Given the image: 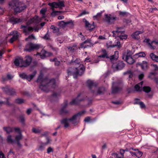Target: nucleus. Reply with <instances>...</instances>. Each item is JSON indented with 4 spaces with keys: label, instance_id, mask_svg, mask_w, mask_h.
I'll return each instance as SVG.
<instances>
[{
    "label": "nucleus",
    "instance_id": "obj_1",
    "mask_svg": "<svg viewBox=\"0 0 158 158\" xmlns=\"http://www.w3.org/2000/svg\"><path fill=\"white\" fill-rule=\"evenodd\" d=\"M86 113V111L85 110L80 111L74 114L70 118L63 119L61 121V123L64 125V127L65 128L69 127V123L74 125H76L79 123L81 117Z\"/></svg>",
    "mask_w": 158,
    "mask_h": 158
},
{
    "label": "nucleus",
    "instance_id": "obj_2",
    "mask_svg": "<svg viewBox=\"0 0 158 158\" xmlns=\"http://www.w3.org/2000/svg\"><path fill=\"white\" fill-rule=\"evenodd\" d=\"M37 82L40 83L39 88L41 89L46 92H48V86L54 87L55 86V80L53 79L49 80L48 78H43L42 74L40 75L36 81Z\"/></svg>",
    "mask_w": 158,
    "mask_h": 158
},
{
    "label": "nucleus",
    "instance_id": "obj_3",
    "mask_svg": "<svg viewBox=\"0 0 158 158\" xmlns=\"http://www.w3.org/2000/svg\"><path fill=\"white\" fill-rule=\"evenodd\" d=\"M40 20L39 17L36 16L30 19L29 20L27 23L26 26L22 25L21 26V28L23 29V32L25 34V35H27L30 32L32 31L33 30L32 27H29L27 26L33 23H38Z\"/></svg>",
    "mask_w": 158,
    "mask_h": 158
},
{
    "label": "nucleus",
    "instance_id": "obj_4",
    "mask_svg": "<svg viewBox=\"0 0 158 158\" xmlns=\"http://www.w3.org/2000/svg\"><path fill=\"white\" fill-rule=\"evenodd\" d=\"M86 84L89 89L95 95L102 94L105 91V89L104 87L98 88L96 87L97 83L95 82H94L91 80H88L86 82Z\"/></svg>",
    "mask_w": 158,
    "mask_h": 158
},
{
    "label": "nucleus",
    "instance_id": "obj_5",
    "mask_svg": "<svg viewBox=\"0 0 158 158\" xmlns=\"http://www.w3.org/2000/svg\"><path fill=\"white\" fill-rule=\"evenodd\" d=\"M114 53L115 55H118V52L117 51H116ZM118 57V55H113L110 57V59L111 60H117ZM105 58H109V57L108 56L106 51L105 50H102V53L98 56V58L96 60H94V63H97L100 60H103Z\"/></svg>",
    "mask_w": 158,
    "mask_h": 158
},
{
    "label": "nucleus",
    "instance_id": "obj_6",
    "mask_svg": "<svg viewBox=\"0 0 158 158\" xmlns=\"http://www.w3.org/2000/svg\"><path fill=\"white\" fill-rule=\"evenodd\" d=\"M41 47V45L40 44L29 43L26 45L24 50L31 52L35 50H37L40 48Z\"/></svg>",
    "mask_w": 158,
    "mask_h": 158
},
{
    "label": "nucleus",
    "instance_id": "obj_7",
    "mask_svg": "<svg viewBox=\"0 0 158 158\" xmlns=\"http://www.w3.org/2000/svg\"><path fill=\"white\" fill-rule=\"evenodd\" d=\"M143 81L141 82L140 83L138 84L135 86V90L138 91H140L142 90L146 93H148L150 92L151 89L150 87L148 86H144L143 88H142Z\"/></svg>",
    "mask_w": 158,
    "mask_h": 158
},
{
    "label": "nucleus",
    "instance_id": "obj_8",
    "mask_svg": "<svg viewBox=\"0 0 158 158\" xmlns=\"http://www.w3.org/2000/svg\"><path fill=\"white\" fill-rule=\"evenodd\" d=\"M123 84L122 82H116L113 83L112 93H116L120 91L122 88Z\"/></svg>",
    "mask_w": 158,
    "mask_h": 158
},
{
    "label": "nucleus",
    "instance_id": "obj_9",
    "mask_svg": "<svg viewBox=\"0 0 158 158\" xmlns=\"http://www.w3.org/2000/svg\"><path fill=\"white\" fill-rule=\"evenodd\" d=\"M76 72L73 73V76L74 78H76L78 75L81 76L84 73L85 68L83 65L80 64L79 66L76 68Z\"/></svg>",
    "mask_w": 158,
    "mask_h": 158
},
{
    "label": "nucleus",
    "instance_id": "obj_10",
    "mask_svg": "<svg viewBox=\"0 0 158 158\" xmlns=\"http://www.w3.org/2000/svg\"><path fill=\"white\" fill-rule=\"evenodd\" d=\"M116 16H114L111 14L106 15H105V21L108 24H111L113 23L117 20Z\"/></svg>",
    "mask_w": 158,
    "mask_h": 158
},
{
    "label": "nucleus",
    "instance_id": "obj_11",
    "mask_svg": "<svg viewBox=\"0 0 158 158\" xmlns=\"http://www.w3.org/2000/svg\"><path fill=\"white\" fill-rule=\"evenodd\" d=\"M144 42L147 43L149 47L152 49H154L156 48V46L158 44V41H150L149 39H145Z\"/></svg>",
    "mask_w": 158,
    "mask_h": 158
},
{
    "label": "nucleus",
    "instance_id": "obj_12",
    "mask_svg": "<svg viewBox=\"0 0 158 158\" xmlns=\"http://www.w3.org/2000/svg\"><path fill=\"white\" fill-rule=\"evenodd\" d=\"M36 73V71H34L32 74L29 76H27L25 73H23L20 74L19 76L23 78L26 79L28 81H30L35 76Z\"/></svg>",
    "mask_w": 158,
    "mask_h": 158
},
{
    "label": "nucleus",
    "instance_id": "obj_13",
    "mask_svg": "<svg viewBox=\"0 0 158 158\" xmlns=\"http://www.w3.org/2000/svg\"><path fill=\"white\" fill-rule=\"evenodd\" d=\"M14 64L17 66H19L20 67H24L23 60L21 57H19L15 59L14 61Z\"/></svg>",
    "mask_w": 158,
    "mask_h": 158
},
{
    "label": "nucleus",
    "instance_id": "obj_14",
    "mask_svg": "<svg viewBox=\"0 0 158 158\" xmlns=\"http://www.w3.org/2000/svg\"><path fill=\"white\" fill-rule=\"evenodd\" d=\"M48 5L52 7L51 9L53 10V12L51 13V15H56L57 13L59 12L57 11H55L54 10V8H57L58 7L57 2H53L52 3H49Z\"/></svg>",
    "mask_w": 158,
    "mask_h": 158
},
{
    "label": "nucleus",
    "instance_id": "obj_15",
    "mask_svg": "<svg viewBox=\"0 0 158 158\" xmlns=\"http://www.w3.org/2000/svg\"><path fill=\"white\" fill-rule=\"evenodd\" d=\"M10 35H13L12 37L11 38L10 40V42L11 43H13L14 41L17 40L19 36V33L16 31H12Z\"/></svg>",
    "mask_w": 158,
    "mask_h": 158
},
{
    "label": "nucleus",
    "instance_id": "obj_16",
    "mask_svg": "<svg viewBox=\"0 0 158 158\" xmlns=\"http://www.w3.org/2000/svg\"><path fill=\"white\" fill-rule=\"evenodd\" d=\"M32 59L31 57L29 56H27L25 57L24 60H23L24 67H27L28 66L31 64L32 61Z\"/></svg>",
    "mask_w": 158,
    "mask_h": 158
},
{
    "label": "nucleus",
    "instance_id": "obj_17",
    "mask_svg": "<svg viewBox=\"0 0 158 158\" xmlns=\"http://www.w3.org/2000/svg\"><path fill=\"white\" fill-rule=\"evenodd\" d=\"M81 94H79L76 98L73 100L72 101L69 103V105H74L78 104L80 101L82 100H81L79 99V98Z\"/></svg>",
    "mask_w": 158,
    "mask_h": 158
},
{
    "label": "nucleus",
    "instance_id": "obj_18",
    "mask_svg": "<svg viewBox=\"0 0 158 158\" xmlns=\"http://www.w3.org/2000/svg\"><path fill=\"white\" fill-rule=\"evenodd\" d=\"M132 52L129 50L124 51L123 53L122 58L123 59H126V58L131 56Z\"/></svg>",
    "mask_w": 158,
    "mask_h": 158
},
{
    "label": "nucleus",
    "instance_id": "obj_19",
    "mask_svg": "<svg viewBox=\"0 0 158 158\" xmlns=\"http://www.w3.org/2000/svg\"><path fill=\"white\" fill-rule=\"evenodd\" d=\"M69 24H71L72 25L73 24V23L72 21H70L67 22H65L64 21H60L59 23V25L60 27L64 28L66 27Z\"/></svg>",
    "mask_w": 158,
    "mask_h": 158
},
{
    "label": "nucleus",
    "instance_id": "obj_20",
    "mask_svg": "<svg viewBox=\"0 0 158 158\" xmlns=\"http://www.w3.org/2000/svg\"><path fill=\"white\" fill-rule=\"evenodd\" d=\"M112 32L113 33V36L116 37L117 36H118V35H119L122 33H124L121 28H118L116 31H113Z\"/></svg>",
    "mask_w": 158,
    "mask_h": 158
},
{
    "label": "nucleus",
    "instance_id": "obj_21",
    "mask_svg": "<svg viewBox=\"0 0 158 158\" xmlns=\"http://www.w3.org/2000/svg\"><path fill=\"white\" fill-rule=\"evenodd\" d=\"M59 114L62 115L69 114L71 113L69 109H60Z\"/></svg>",
    "mask_w": 158,
    "mask_h": 158
},
{
    "label": "nucleus",
    "instance_id": "obj_22",
    "mask_svg": "<svg viewBox=\"0 0 158 158\" xmlns=\"http://www.w3.org/2000/svg\"><path fill=\"white\" fill-rule=\"evenodd\" d=\"M143 32V31H136L134 32L132 35V38L135 39H138L139 38V35Z\"/></svg>",
    "mask_w": 158,
    "mask_h": 158
},
{
    "label": "nucleus",
    "instance_id": "obj_23",
    "mask_svg": "<svg viewBox=\"0 0 158 158\" xmlns=\"http://www.w3.org/2000/svg\"><path fill=\"white\" fill-rule=\"evenodd\" d=\"M48 53L46 51L44 50H42L41 52L40 53H37L35 55L36 56H37V55H39L40 58L41 59H44L46 56H48Z\"/></svg>",
    "mask_w": 158,
    "mask_h": 158
},
{
    "label": "nucleus",
    "instance_id": "obj_24",
    "mask_svg": "<svg viewBox=\"0 0 158 158\" xmlns=\"http://www.w3.org/2000/svg\"><path fill=\"white\" fill-rule=\"evenodd\" d=\"M125 64L123 61H119L117 63L116 68L118 70H121L125 66Z\"/></svg>",
    "mask_w": 158,
    "mask_h": 158
},
{
    "label": "nucleus",
    "instance_id": "obj_25",
    "mask_svg": "<svg viewBox=\"0 0 158 158\" xmlns=\"http://www.w3.org/2000/svg\"><path fill=\"white\" fill-rule=\"evenodd\" d=\"M85 20V27H87L89 30H91L93 29L94 27L95 26L93 24H89V22L86 21L85 19L83 20L84 21Z\"/></svg>",
    "mask_w": 158,
    "mask_h": 158
},
{
    "label": "nucleus",
    "instance_id": "obj_26",
    "mask_svg": "<svg viewBox=\"0 0 158 158\" xmlns=\"http://www.w3.org/2000/svg\"><path fill=\"white\" fill-rule=\"evenodd\" d=\"M47 142L42 145H40L38 148V150L40 151H43L44 150L45 146L47 145L49 143V139L48 138H47Z\"/></svg>",
    "mask_w": 158,
    "mask_h": 158
},
{
    "label": "nucleus",
    "instance_id": "obj_27",
    "mask_svg": "<svg viewBox=\"0 0 158 158\" xmlns=\"http://www.w3.org/2000/svg\"><path fill=\"white\" fill-rule=\"evenodd\" d=\"M10 89L11 88H10L8 86H6L5 87L2 88V89L3 90V91L5 92L6 93L11 95H14L15 93V92L14 91H13L14 92L13 93L10 92Z\"/></svg>",
    "mask_w": 158,
    "mask_h": 158
},
{
    "label": "nucleus",
    "instance_id": "obj_28",
    "mask_svg": "<svg viewBox=\"0 0 158 158\" xmlns=\"http://www.w3.org/2000/svg\"><path fill=\"white\" fill-rule=\"evenodd\" d=\"M91 44L90 40L88 39L84 42L82 44H81V48H85L87 46L90 45Z\"/></svg>",
    "mask_w": 158,
    "mask_h": 158
},
{
    "label": "nucleus",
    "instance_id": "obj_29",
    "mask_svg": "<svg viewBox=\"0 0 158 158\" xmlns=\"http://www.w3.org/2000/svg\"><path fill=\"white\" fill-rule=\"evenodd\" d=\"M118 38L115 41L114 43L113 44L110 45V47H111L112 48H114L115 47L117 46L118 48H120L121 46L122 45L120 44L119 41L118 40Z\"/></svg>",
    "mask_w": 158,
    "mask_h": 158
},
{
    "label": "nucleus",
    "instance_id": "obj_30",
    "mask_svg": "<svg viewBox=\"0 0 158 158\" xmlns=\"http://www.w3.org/2000/svg\"><path fill=\"white\" fill-rule=\"evenodd\" d=\"M137 66H140L143 69L145 70L147 69L148 65L147 62L146 61H143L142 64H137Z\"/></svg>",
    "mask_w": 158,
    "mask_h": 158
},
{
    "label": "nucleus",
    "instance_id": "obj_31",
    "mask_svg": "<svg viewBox=\"0 0 158 158\" xmlns=\"http://www.w3.org/2000/svg\"><path fill=\"white\" fill-rule=\"evenodd\" d=\"M126 61L128 64H132L134 62V60L131 56L126 58V59H123Z\"/></svg>",
    "mask_w": 158,
    "mask_h": 158
},
{
    "label": "nucleus",
    "instance_id": "obj_32",
    "mask_svg": "<svg viewBox=\"0 0 158 158\" xmlns=\"http://www.w3.org/2000/svg\"><path fill=\"white\" fill-rule=\"evenodd\" d=\"M25 100L21 98H17L15 100V102L18 104H21L25 102Z\"/></svg>",
    "mask_w": 158,
    "mask_h": 158
},
{
    "label": "nucleus",
    "instance_id": "obj_33",
    "mask_svg": "<svg viewBox=\"0 0 158 158\" xmlns=\"http://www.w3.org/2000/svg\"><path fill=\"white\" fill-rule=\"evenodd\" d=\"M135 57L136 58H138L139 57H144L145 56V53L143 52H140L138 53H136L134 55Z\"/></svg>",
    "mask_w": 158,
    "mask_h": 158
},
{
    "label": "nucleus",
    "instance_id": "obj_34",
    "mask_svg": "<svg viewBox=\"0 0 158 158\" xmlns=\"http://www.w3.org/2000/svg\"><path fill=\"white\" fill-rule=\"evenodd\" d=\"M118 38V39H120L121 40H125L127 37V35L125 34L124 33H122L121 34L118 35V36L116 37Z\"/></svg>",
    "mask_w": 158,
    "mask_h": 158
},
{
    "label": "nucleus",
    "instance_id": "obj_35",
    "mask_svg": "<svg viewBox=\"0 0 158 158\" xmlns=\"http://www.w3.org/2000/svg\"><path fill=\"white\" fill-rule=\"evenodd\" d=\"M135 103L139 105L140 106V107L141 108H145V106L144 104L142 102L139 101V100L138 99H136Z\"/></svg>",
    "mask_w": 158,
    "mask_h": 158
},
{
    "label": "nucleus",
    "instance_id": "obj_36",
    "mask_svg": "<svg viewBox=\"0 0 158 158\" xmlns=\"http://www.w3.org/2000/svg\"><path fill=\"white\" fill-rule=\"evenodd\" d=\"M151 58L153 60L158 62V56L155 55L153 53H152L150 54Z\"/></svg>",
    "mask_w": 158,
    "mask_h": 158
},
{
    "label": "nucleus",
    "instance_id": "obj_37",
    "mask_svg": "<svg viewBox=\"0 0 158 158\" xmlns=\"http://www.w3.org/2000/svg\"><path fill=\"white\" fill-rule=\"evenodd\" d=\"M6 140L8 143H13L14 141L11 135H9L7 136Z\"/></svg>",
    "mask_w": 158,
    "mask_h": 158
},
{
    "label": "nucleus",
    "instance_id": "obj_38",
    "mask_svg": "<svg viewBox=\"0 0 158 158\" xmlns=\"http://www.w3.org/2000/svg\"><path fill=\"white\" fill-rule=\"evenodd\" d=\"M10 20L13 22L15 23H18L22 21V19H20L15 18H11Z\"/></svg>",
    "mask_w": 158,
    "mask_h": 158
},
{
    "label": "nucleus",
    "instance_id": "obj_39",
    "mask_svg": "<svg viewBox=\"0 0 158 158\" xmlns=\"http://www.w3.org/2000/svg\"><path fill=\"white\" fill-rule=\"evenodd\" d=\"M132 150H134L135 151H136L135 156L138 157H139L142 156V153L141 152L139 151L138 149H133L132 148Z\"/></svg>",
    "mask_w": 158,
    "mask_h": 158
},
{
    "label": "nucleus",
    "instance_id": "obj_40",
    "mask_svg": "<svg viewBox=\"0 0 158 158\" xmlns=\"http://www.w3.org/2000/svg\"><path fill=\"white\" fill-rule=\"evenodd\" d=\"M3 129L4 131L8 133H9L12 131V128L10 127H4Z\"/></svg>",
    "mask_w": 158,
    "mask_h": 158
},
{
    "label": "nucleus",
    "instance_id": "obj_41",
    "mask_svg": "<svg viewBox=\"0 0 158 158\" xmlns=\"http://www.w3.org/2000/svg\"><path fill=\"white\" fill-rule=\"evenodd\" d=\"M102 12L98 13L96 15H95L93 17L94 20H97L100 18L102 16Z\"/></svg>",
    "mask_w": 158,
    "mask_h": 158
},
{
    "label": "nucleus",
    "instance_id": "obj_42",
    "mask_svg": "<svg viewBox=\"0 0 158 158\" xmlns=\"http://www.w3.org/2000/svg\"><path fill=\"white\" fill-rule=\"evenodd\" d=\"M32 131L35 133H39L41 132V130L39 128H33L32 129Z\"/></svg>",
    "mask_w": 158,
    "mask_h": 158
},
{
    "label": "nucleus",
    "instance_id": "obj_43",
    "mask_svg": "<svg viewBox=\"0 0 158 158\" xmlns=\"http://www.w3.org/2000/svg\"><path fill=\"white\" fill-rule=\"evenodd\" d=\"M50 60L51 61L55 62V65L56 66H58L60 64V62L59 61H58L57 59L56 58H54L53 59H51Z\"/></svg>",
    "mask_w": 158,
    "mask_h": 158
},
{
    "label": "nucleus",
    "instance_id": "obj_44",
    "mask_svg": "<svg viewBox=\"0 0 158 158\" xmlns=\"http://www.w3.org/2000/svg\"><path fill=\"white\" fill-rule=\"evenodd\" d=\"M22 138V136L21 134H20L16 136L15 139L17 142L19 141Z\"/></svg>",
    "mask_w": 158,
    "mask_h": 158
},
{
    "label": "nucleus",
    "instance_id": "obj_45",
    "mask_svg": "<svg viewBox=\"0 0 158 158\" xmlns=\"http://www.w3.org/2000/svg\"><path fill=\"white\" fill-rule=\"evenodd\" d=\"M110 158H123L119 156L116 153H113L112 154V156Z\"/></svg>",
    "mask_w": 158,
    "mask_h": 158
},
{
    "label": "nucleus",
    "instance_id": "obj_46",
    "mask_svg": "<svg viewBox=\"0 0 158 158\" xmlns=\"http://www.w3.org/2000/svg\"><path fill=\"white\" fill-rule=\"evenodd\" d=\"M64 1H60L57 2L58 7L60 8L62 7L65 6Z\"/></svg>",
    "mask_w": 158,
    "mask_h": 158
},
{
    "label": "nucleus",
    "instance_id": "obj_47",
    "mask_svg": "<svg viewBox=\"0 0 158 158\" xmlns=\"http://www.w3.org/2000/svg\"><path fill=\"white\" fill-rule=\"evenodd\" d=\"M46 11V10L45 9H42L40 11V13L42 14V18L44 17V15L45 14V13Z\"/></svg>",
    "mask_w": 158,
    "mask_h": 158
},
{
    "label": "nucleus",
    "instance_id": "obj_48",
    "mask_svg": "<svg viewBox=\"0 0 158 158\" xmlns=\"http://www.w3.org/2000/svg\"><path fill=\"white\" fill-rule=\"evenodd\" d=\"M33 39H35V36L33 35H29L28 38L26 39L25 40H31Z\"/></svg>",
    "mask_w": 158,
    "mask_h": 158
},
{
    "label": "nucleus",
    "instance_id": "obj_49",
    "mask_svg": "<svg viewBox=\"0 0 158 158\" xmlns=\"http://www.w3.org/2000/svg\"><path fill=\"white\" fill-rule=\"evenodd\" d=\"M19 120L21 122L23 123L24 121V116L23 115L20 116L19 118Z\"/></svg>",
    "mask_w": 158,
    "mask_h": 158
},
{
    "label": "nucleus",
    "instance_id": "obj_50",
    "mask_svg": "<svg viewBox=\"0 0 158 158\" xmlns=\"http://www.w3.org/2000/svg\"><path fill=\"white\" fill-rule=\"evenodd\" d=\"M80 62V60L78 59H77L76 60L74 61H73V60H72L71 61V62L73 63V64H79Z\"/></svg>",
    "mask_w": 158,
    "mask_h": 158
},
{
    "label": "nucleus",
    "instance_id": "obj_51",
    "mask_svg": "<svg viewBox=\"0 0 158 158\" xmlns=\"http://www.w3.org/2000/svg\"><path fill=\"white\" fill-rule=\"evenodd\" d=\"M119 15L122 16H124L126 15L127 14V12H122L121 11H119L118 12Z\"/></svg>",
    "mask_w": 158,
    "mask_h": 158
},
{
    "label": "nucleus",
    "instance_id": "obj_52",
    "mask_svg": "<svg viewBox=\"0 0 158 158\" xmlns=\"http://www.w3.org/2000/svg\"><path fill=\"white\" fill-rule=\"evenodd\" d=\"M43 38L45 40H48L49 39V35L48 34V33L47 32L45 35L43 37Z\"/></svg>",
    "mask_w": 158,
    "mask_h": 158
},
{
    "label": "nucleus",
    "instance_id": "obj_53",
    "mask_svg": "<svg viewBox=\"0 0 158 158\" xmlns=\"http://www.w3.org/2000/svg\"><path fill=\"white\" fill-rule=\"evenodd\" d=\"M126 151V150H123V149H120V154L121 156V157H123V154H124V152H125Z\"/></svg>",
    "mask_w": 158,
    "mask_h": 158
},
{
    "label": "nucleus",
    "instance_id": "obj_54",
    "mask_svg": "<svg viewBox=\"0 0 158 158\" xmlns=\"http://www.w3.org/2000/svg\"><path fill=\"white\" fill-rule=\"evenodd\" d=\"M53 151V150L52 148L51 147H49L47 150V152L48 153H50L51 152H52Z\"/></svg>",
    "mask_w": 158,
    "mask_h": 158
},
{
    "label": "nucleus",
    "instance_id": "obj_55",
    "mask_svg": "<svg viewBox=\"0 0 158 158\" xmlns=\"http://www.w3.org/2000/svg\"><path fill=\"white\" fill-rule=\"evenodd\" d=\"M88 13L87 12L85 11H84L82 13H81L78 16H81L82 15H85Z\"/></svg>",
    "mask_w": 158,
    "mask_h": 158
},
{
    "label": "nucleus",
    "instance_id": "obj_56",
    "mask_svg": "<svg viewBox=\"0 0 158 158\" xmlns=\"http://www.w3.org/2000/svg\"><path fill=\"white\" fill-rule=\"evenodd\" d=\"M59 31V29L57 27H56L53 31V32L54 33H58Z\"/></svg>",
    "mask_w": 158,
    "mask_h": 158
},
{
    "label": "nucleus",
    "instance_id": "obj_57",
    "mask_svg": "<svg viewBox=\"0 0 158 158\" xmlns=\"http://www.w3.org/2000/svg\"><path fill=\"white\" fill-rule=\"evenodd\" d=\"M90 120V118L89 117H87L85 118L84 121L85 122H88Z\"/></svg>",
    "mask_w": 158,
    "mask_h": 158
},
{
    "label": "nucleus",
    "instance_id": "obj_58",
    "mask_svg": "<svg viewBox=\"0 0 158 158\" xmlns=\"http://www.w3.org/2000/svg\"><path fill=\"white\" fill-rule=\"evenodd\" d=\"M144 77V75L143 73H141L139 76V79H142Z\"/></svg>",
    "mask_w": 158,
    "mask_h": 158
},
{
    "label": "nucleus",
    "instance_id": "obj_59",
    "mask_svg": "<svg viewBox=\"0 0 158 158\" xmlns=\"http://www.w3.org/2000/svg\"><path fill=\"white\" fill-rule=\"evenodd\" d=\"M4 53V51L3 50H0V57H2V55Z\"/></svg>",
    "mask_w": 158,
    "mask_h": 158
},
{
    "label": "nucleus",
    "instance_id": "obj_60",
    "mask_svg": "<svg viewBox=\"0 0 158 158\" xmlns=\"http://www.w3.org/2000/svg\"><path fill=\"white\" fill-rule=\"evenodd\" d=\"M79 35H80L81 36H80V37L81 38V39L82 40H85V36L82 35V33H81Z\"/></svg>",
    "mask_w": 158,
    "mask_h": 158
},
{
    "label": "nucleus",
    "instance_id": "obj_61",
    "mask_svg": "<svg viewBox=\"0 0 158 158\" xmlns=\"http://www.w3.org/2000/svg\"><path fill=\"white\" fill-rule=\"evenodd\" d=\"M0 158H6L5 157L4 154L2 152H0Z\"/></svg>",
    "mask_w": 158,
    "mask_h": 158
},
{
    "label": "nucleus",
    "instance_id": "obj_62",
    "mask_svg": "<svg viewBox=\"0 0 158 158\" xmlns=\"http://www.w3.org/2000/svg\"><path fill=\"white\" fill-rule=\"evenodd\" d=\"M112 103L115 105H118L120 104V102L118 101L113 102H112Z\"/></svg>",
    "mask_w": 158,
    "mask_h": 158
},
{
    "label": "nucleus",
    "instance_id": "obj_63",
    "mask_svg": "<svg viewBox=\"0 0 158 158\" xmlns=\"http://www.w3.org/2000/svg\"><path fill=\"white\" fill-rule=\"evenodd\" d=\"M32 109H27V113L28 115H29L31 112Z\"/></svg>",
    "mask_w": 158,
    "mask_h": 158
},
{
    "label": "nucleus",
    "instance_id": "obj_64",
    "mask_svg": "<svg viewBox=\"0 0 158 158\" xmlns=\"http://www.w3.org/2000/svg\"><path fill=\"white\" fill-rule=\"evenodd\" d=\"M90 61V60L89 58L88 57H87L85 59L84 62H89Z\"/></svg>",
    "mask_w": 158,
    "mask_h": 158
}]
</instances>
